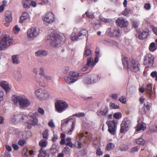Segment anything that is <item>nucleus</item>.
<instances>
[{"label":"nucleus","instance_id":"nucleus-17","mask_svg":"<svg viewBox=\"0 0 157 157\" xmlns=\"http://www.w3.org/2000/svg\"><path fill=\"white\" fill-rule=\"evenodd\" d=\"M84 136H86V137L89 140H90V139L91 138V136L88 135V132H86L85 135L83 133H81L80 135L79 136L80 138L79 139L78 138H77V141L78 142L77 146V148L78 149H80L82 147V144L79 141L81 140V137Z\"/></svg>","mask_w":157,"mask_h":157},{"label":"nucleus","instance_id":"nucleus-11","mask_svg":"<svg viewBox=\"0 0 157 157\" xmlns=\"http://www.w3.org/2000/svg\"><path fill=\"white\" fill-rule=\"evenodd\" d=\"M108 35L111 37H119L121 35L120 30L118 28H109L107 31Z\"/></svg>","mask_w":157,"mask_h":157},{"label":"nucleus","instance_id":"nucleus-43","mask_svg":"<svg viewBox=\"0 0 157 157\" xmlns=\"http://www.w3.org/2000/svg\"><path fill=\"white\" fill-rule=\"evenodd\" d=\"M31 0H23L22 3L25 8H29L30 6Z\"/></svg>","mask_w":157,"mask_h":157},{"label":"nucleus","instance_id":"nucleus-8","mask_svg":"<svg viewBox=\"0 0 157 157\" xmlns=\"http://www.w3.org/2000/svg\"><path fill=\"white\" fill-rule=\"evenodd\" d=\"M55 108L57 112L61 113L65 110L68 107L67 103L62 100H57L56 102Z\"/></svg>","mask_w":157,"mask_h":157},{"label":"nucleus","instance_id":"nucleus-31","mask_svg":"<svg viewBox=\"0 0 157 157\" xmlns=\"http://www.w3.org/2000/svg\"><path fill=\"white\" fill-rule=\"evenodd\" d=\"M64 79L66 82L70 85L76 82L75 79H73L70 76H65Z\"/></svg>","mask_w":157,"mask_h":157},{"label":"nucleus","instance_id":"nucleus-18","mask_svg":"<svg viewBox=\"0 0 157 157\" xmlns=\"http://www.w3.org/2000/svg\"><path fill=\"white\" fill-rule=\"evenodd\" d=\"M0 86L2 87L7 92L10 90V86L8 84L7 82L2 81L0 82Z\"/></svg>","mask_w":157,"mask_h":157},{"label":"nucleus","instance_id":"nucleus-59","mask_svg":"<svg viewBox=\"0 0 157 157\" xmlns=\"http://www.w3.org/2000/svg\"><path fill=\"white\" fill-rule=\"evenodd\" d=\"M119 101L122 103L124 104L126 103V98L124 96H122L120 98Z\"/></svg>","mask_w":157,"mask_h":157},{"label":"nucleus","instance_id":"nucleus-6","mask_svg":"<svg viewBox=\"0 0 157 157\" xmlns=\"http://www.w3.org/2000/svg\"><path fill=\"white\" fill-rule=\"evenodd\" d=\"M36 97L41 100H45L48 98L49 94L46 90L40 88L36 90L34 92Z\"/></svg>","mask_w":157,"mask_h":157},{"label":"nucleus","instance_id":"nucleus-4","mask_svg":"<svg viewBox=\"0 0 157 157\" xmlns=\"http://www.w3.org/2000/svg\"><path fill=\"white\" fill-rule=\"evenodd\" d=\"M13 42L8 34L5 35L0 38V51L5 50Z\"/></svg>","mask_w":157,"mask_h":157},{"label":"nucleus","instance_id":"nucleus-20","mask_svg":"<svg viewBox=\"0 0 157 157\" xmlns=\"http://www.w3.org/2000/svg\"><path fill=\"white\" fill-rule=\"evenodd\" d=\"M92 84L98 82L100 80V76L96 74H92L90 75Z\"/></svg>","mask_w":157,"mask_h":157},{"label":"nucleus","instance_id":"nucleus-60","mask_svg":"<svg viewBox=\"0 0 157 157\" xmlns=\"http://www.w3.org/2000/svg\"><path fill=\"white\" fill-rule=\"evenodd\" d=\"M26 141L25 140H20L18 142V144L20 146H23L26 143Z\"/></svg>","mask_w":157,"mask_h":157},{"label":"nucleus","instance_id":"nucleus-51","mask_svg":"<svg viewBox=\"0 0 157 157\" xmlns=\"http://www.w3.org/2000/svg\"><path fill=\"white\" fill-rule=\"evenodd\" d=\"M128 149V146L127 145L123 144L121 145L119 148V150L121 151H125Z\"/></svg>","mask_w":157,"mask_h":157},{"label":"nucleus","instance_id":"nucleus-7","mask_svg":"<svg viewBox=\"0 0 157 157\" xmlns=\"http://www.w3.org/2000/svg\"><path fill=\"white\" fill-rule=\"evenodd\" d=\"M28 120L27 124L29 125L27 126V128L30 129L32 126H35L38 124V120L35 114L32 113H30L28 115Z\"/></svg>","mask_w":157,"mask_h":157},{"label":"nucleus","instance_id":"nucleus-64","mask_svg":"<svg viewBox=\"0 0 157 157\" xmlns=\"http://www.w3.org/2000/svg\"><path fill=\"white\" fill-rule=\"evenodd\" d=\"M140 149V147H137V146H135V147H134L132 148L131 152H137L138 150Z\"/></svg>","mask_w":157,"mask_h":157},{"label":"nucleus","instance_id":"nucleus-34","mask_svg":"<svg viewBox=\"0 0 157 157\" xmlns=\"http://www.w3.org/2000/svg\"><path fill=\"white\" fill-rule=\"evenodd\" d=\"M93 59L92 58H88L87 59L86 64L90 67H93L95 65V63L93 61Z\"/></svg>","mask_w":157,"mask_h":157},{"label":"nucleus","instance_id":"nucleus-39","mask_svg":"<svg viewBox=\"0 0 157 157\" xmlns=\"http://www.w3.org/2000/svg\"><path fill=\"white\" fill-rule=\"evenodd\" d=\"M49 155L46 151H43L42 148H41L38 157H48Z\"/></svg>","mask_w":157,"mask_h":157},{"label":"nucleus","instance_id":"nucleus-19","mask_svg":"<svg viewBox=\"0 0 157 157\" xmlns=\"http://www.w3.org/2000/svg\"><path fill=\"white\" fill-rule=\"evenodd\" d=\"M48 52L44 49H39L35 53V56L37 57H42L48 55Z\"/></svg>","mask_w":157,"mask_h":157},{"label":"nucleus","instance_id":"nucleus-24","mask_svg":"<svg viewBox=\"0 0 157 157\" xmlns=\"http://www.w3.org/2000/svg\"><path fill=\"white\" fill-rule=\"evenodd\" d=\"M20 133L21 134V135H20V137H24L26 139L30 138L32 136L31 132L30 131H26L25 132H21Z\"/></svg>","mask_w":157,"mask_h":157},{"label":"nucleus","instance_id":"nucleus-38","mask_svg":"<svg viewBox=\"0 0 157 157\" xmlns=\"http://www.w3.org/2000/svg\"><path fill=\"white\" fill-rule=\"evenodd\" d=\"M28 115L27 116L22 113H21L20 122H24L27 124L28 120Z\"/></svg>","mask_w":157,"mask_h":157},{"label":"nucleus","instance_id":"nucleus-46","mask_svg":"<svg viewBox=\"0 0 157 157\" xmlns=\"http://www.w3.org/2000/svg\"><path fill=\"white\" fill-rule=\"evenodd\" d=\"M113 116L116 119H119L122 117V115L120 112H116L113 114Z\"/></svg>","mask_w":157,"mask_h":157},{"label":"nucleus","instance_id":"nucleus-56","mask_svg":"<svg viewBox=\"0 0 157 157\" xmlns=\"http://www.w3.org/2000/svg\"><path fill=\"white\" fill-rule=\"evenodd\" d=\"M99 142L97 139H96L93 142V146L95 148L99 147Z\"/></svg>","mask_w":157,"mask_h":157},{"label":"nucleus","instance_id":"nucleus-35","mask_svg":"<svg viewBox=\"0 0 157 157\" xmlns=\"http://www.w3.org/2000/svg\"><path fill=\"white\" fill-rule=\"evenodd\" d=\"M92 54L91 51L86 46L85 48L84 52L83 54L84 57H86L90 56Z\"/></svg>","mask_w":157,"mask_h":157},{"label":"nucleus","instance_id":"nucleus-37","mask_svg":"<svg viewBox=\"0 0 157 157\" xmlns=\"http://www.w3.org/2000/svg\"><path fill=\"white\" fill-rule=\"evenodd\" d=\"M94 13L90 10H87L85 13L87 17L92 19L95 17Z\"/></svg>","mask_w":157,"mask_h":157},{"label":"nucleus","instance_id":"nucleus-45","mask_svg":"<svg viewBox=\"0 0 157 157\" xmlns=\"http://www.w3.org/2000/svg\"><path fill=\"white\" fill-rule=\"evenodd\" d=\"M40 146L41 147V148L45 147L47 144V141L45 140H40L39 143Z\"/></svg>","mask_w":157,"mask_h":157},{"label":"nucleus","instance_id":"nucleus-50","mask_svg":"<svg viewBox=\"0 0 157 157\" xmlns=\"http://www.w3.org/2000/svg\"><path fill=\"white\" fill-rule=\"evenodd\" d=\"M120 132L122 133H125L128 130V129L126 128L125 126L121 124V125Z\"/></svg>","mask_w":157,"mask_h":157},{"label":"nucleus","instance_id":"nucleus-29","mask_svg":"<svg viewBox=\"0 0 157 157\" xmlns=\"http://www.w3.org/2000/svg\"><path fill=\"white\" fill-rule=\"evenodd\" d=\"M75 121H72L71 127L70 128H69L68 130H66V132L69 135H71L72 133V132H73L74 129L75 127Z\"/></svg>","mask_w":157,"mask_h":157},{"label":"nucleus","instance_id":"nucleus-49","mask_svg":"<svg viewBox=\"0 0 157 157\" xmlns=\"http://www.w3.org/2000/svg\"><path fill=\"white\" fill-rule=\"evenodd\" d=\"M135 142L137 144L140 145H143L144 143V139L142 138H140L136 140H135Z\"/></svg>","mask_w":157,"mask_h":157},{"label":"nucleus","instance_id":"nucleus-9","mask_svg":"<svg viewBox=\"0 0 157 157\" xmlns=\"http://www.w3.org/2000/svg\"><path fill=\"white\" fill-rule=\"evenodd\" d=\"M117 121L114 119L111 121H108L106 123L108 127V131L112 135H114L117 129Z\"/></svg>","mask_w":157,"mask_h":157},{"label":"nucleus","instance_id":"nucleus-54","mask_svg":"<svg viewBox=\"0 0 157 157\" xmlns=\"http://www.w3.org/2000/svg\"><path fill=\"white\" fill-rule=\"evenodd\" d=\"M103 154V152L101 151L100 148H98L96 150V155L97 156H101Z\"/></svg>","mask_w":157,"mask_h":157},{"label":"nucleus","instance_id":"nucleus-27","mask_svg":"<svg viewBox=\"0 0 157 157\" xmlns=\"http://www.w3.org/2000/svg\"><path fill=\"white\" fill-rule=\"evenodd\" d=\"M73 120V118H67L62 120L61 124V128L62 129L63 128H64L66 126V125L69 123V122Z\"/></svg>","mask_w":157,"mask_h":157},{"label":"nucleus","instance_id":"nucleus-33","mask_svg":"<svg viewBox=\"0 0 157 157\" xmlns=\"http://www.w3.org/2000/svg\"><path fill=\"white\" fill-rule=\"evenodd\" d=\"M121 124L122 125L124 126L129 129V127L131 126V122L127 118H125L124 119Z\"/></svg>","mask_w":157,"mask_h":157},{"label":"nucleus","instance_id":"nucleus-12","mask_svg":"<svg viewBox=\"0 0 157 157\" xmlns=\"http://www.w3.org/2000/svg\"><path fill=\"white\" fill-rule=\"evenodd\" d=\"M154 56L150 54H146L144 58V63L148 67H151L154 62Z\"/></svg>","mask_w":157,"mask_h":157},{"label":"nucleus","instance_id":"nucleus-23","mask_svg":"<svg viewBox=\"0 0 157 157\" xmlns=\"http://www.w3.org/2000/svg\"><path fill=\"white\" fill-rule=\"evenodd\" d=\"M12 20V13L11 11L8 10L5 13V20L8 23L10 22Z\"/></svg>","mask_w":157,"mask_h":157},{"label":"nucleus","instance_id":"nucleus-57","mask_svg":"<svg viewBox=\"0 0 157 157\" xmlns=\"http://www.w3.org/2000/svg\"><path fill=\"white\" fill-rule=\"evenodd\" d=\"M23 154V157H27L28 156L29 153L28 150L26 148H25L24 149Z\"/></svg>","mask_w":157,"mask_h":157},{"label":"nucleus","instance_id":"nucleus-53","mask_svg":"<svg viewBox=\"0 0 157 157\" xmlns=\"http://www.w3.org/2000/svg\"><path fill=\"white\" fill-rule=\"evenodd\" d=\"M20 30V29L17 25H15L13 29V32L15 34H17Z\"/></svg>","mask_w":157,"mask_h":157},{"label":"nucleus","instance_id":"nucleus-44","mask_svg":"<svg viewBox=\"0 0 157 157\" xmlns=\"http://www.w3.org/2000/svg\"><path fill=\"white\" fill-rule=\"evenodd\" d=\"M149 48L150 51L153 52L156 50L157 47L155 45L154 42H152L150 44Z\"/></svg>","mask_w":157,"mask_h":157},{"label":"nucleus","instance_id":"nucleus-22","mask_svg":"<svg viewBox=\"0 0 157 157\" xmlns=\"http://www.w3.org/2000/svg\"><path fill=\"white\" fill-rule=\"evenodd\" d=\"M11 60L12 63L15 64H18L20 63L19 59V55H13L11 57Z\"/></svg>","mask_w":157,"mask_h":157},{"label":"nucleus","instance_id":"nucleus-14","mask_svg":"<svg viewBox=\"0 0 157 157\" xmlns=\"http://www.w3.org/2000/svg\"><path fill=\"white\" fill-rule=\"evenodd\" d=\"M116 23L117 25L121 28L126 27L128 25L127 20L122 17L118 18L116 21Z\"/></svg>","mask_w":157,"mask_h":157},{"label":"nucleus","instance_id":"nucleus-16","mask_svg":"<svg viewBox=\"0 0 157 157\" xmlns=\"http://www.w3.org/2000/svg\"><path fill=\"white\" fill-rule=\"evenodd\" d=\"M148 29H144V31L138 34H136V36L138 39L143 40L146 39L148 35Z\"/></svg>","mask_w":157,"mask_h":157},{"label":"nucleus","instance_id":"nucleus-62","mask_svg":"<svg viewBox=\"0 0 157 157\" xmlns=\"http://www.w3.org/2000/svg\"><path fill=\"white\" fill-rule=\"evenodd\" d=\"M38 112L42 115H44V109L40 107L38 109Z\"/></svg>","mask_w":157,"mask_h":157},{"label":"nucleus","instance_id":"nucleus-2","mask_svg":"<svg viewBox=\"0 0 157 157\" xmlns=\"http://www.w3.org/2000/svg\"><path fill=\"white\" fill-rule=\"evenodd\" d=\"M124 67L125 69L130 68L135 72H137L139 69V63L137 61L133 59L128 60L126 57L122 59Z\"/></svg>","mask_w":157,"mask_h":157},{"label":"nucleus","instance_id":"nucleus-55","mask_svg":"<svg viewBox=\"0 0 157 157\" xmlns=\"http://www.w3.org/2000/svg\"><path fill=\"white\" fill-rule=\"evenodd\" d=\"M69 67L68 66L63 67L62 69V72L64 74H67L69 71Z\"/></svg>","mask_w":157,"mask_h":157},{"label":"nucleus","instance_id":"nucleus-58","mask_svg":"<svg viewBox=\"0 0 157 157\" xmlns=\"http://www.w3.org/2000/svg\"><path fill=\"white\" fill-rule=\"evenodd\" d=\"M85 115V113H84L82 112L73 114L72 116H76L78 117H80L84 116Z\"/></svg>","mask_w":157,"mask_h":157},{"label":"nucleus","instance_id":"nucleus-36","mask_svg":"<svg viewBox=\"0 0 157 157\" xmlns=\"http://www.w3.org/2000/svg\"><path fill=\"white\" fill-rule=\"evenodd\" d=\"M29 17V14L27 12H24L20 17L19 22L22 23L25 20Z\"/></svg>","mask_w":157,"mask_h":157},{"label":"nucleus","instance_id":"nucleus-25","mask_svg":"<svg viewBox=\"0 0 157 157\" xmlns=\"http://www.w3.org/2000/svg\"><path fill=\"white\" fill-rule=\"evenodd\" d=\"M77 29L74 28L73 30V32L72 33L71 36V39L72 41L77 40L79 37L78 36V33H77Z\"/></svg>","mask_w":157,"mask_h":157},{"label":"nucleus","instance_id":"nucleus-15","mask_svg":"<svg viewBox=\"0 0 157 157\" xmlns=\"http://www.w3.org/2000/svg\"><path fill=\"white\" fill-rule=\"evenodd\" d=\"M109 111V108L108 106H105L103 109L98 110L96 112L97 115L99 117L106 116Z\"/></svg>","mask_w":157,"mask_h":157},{"label":"nucleus","instance_id":"nucleus-10","mask_svg":"<svg viewBox=\"0 0 157 157\" xmlns=\"http://www.w3.org/2000/svg\"><path fill=\"white\" fill-rule=\"evenodd\" d=\"M43 19L44 23L51 24L55 20V15L52 12H48L43 17Z\"/></svg>","mask_w":157,"mask_h":157},{"label":"nucleus","instance_id":"nucleus-63","mask_svg":"<svg viewBox=\"0 0 157 157\" xmlns=\"http://www.w3.org/2000/svg\"><path fill=\"white\" fill-rule=\"evenodd\" d=\"M151 106V104L148 102H147L146 103L144 104V106H145L147 109L148 110H150Z\"/></svg>","mask_w":157,"mask_h":157},{"label":"nucleus","instance_id":"nucleus-32","mask_svg":"<svg viewBox=\"0 0 157 157\" xmlns=\"http://www.w3.org/2000/svg\"><path fill=\"white\" fill-rule=\"evenodd\" d=\"M115 144L113 143L110 142L107 144L105 150L106 151H109L113 150L115 147Z\"/></svg>","mask_w":157,"mask_h":157},{"label":"nucleus","instance_id":"nucleus-26","mask_svg":"<svg viewBox=\"0 0 157 157\" xmlns=\"http://www.w3.org/2000/svg\"><path fill=\"white\" fill-rule=\"evenodd\" d=\"M79 73L76 72L72 71L69 73V76L73 79H75L76 82L79 79Z\"/></svg>","mask_w":157,"mask_h":157},{"label":"nucleus","instance_id":"nucleus-40","mask_svg":"<svg viewBox=\"0 0 157 157\" xmlns=\"http://www.w3.org/2000/svg\"><path fill=\"white\" fill-rule=\"evenodd\" d=\"M83 81V83L86 84H92L90 75L85 78Z\"/></svg>","mask_w":157,"mask_h":157},{"label":"nucleus","instance_id":"nucleus-5","mask_svg":"<svg viewBox=\"0 0 157 157\" xmlns=\"http://www.w3.org/2000/svg\"><path fill=\"white\" fill-rule=\"evenodd\" d=\"M40 29L36 27H32L29 29L27 32V38L29 41L34 40L40 34Z\"/></svg>","mask_w":157,"mask_h":157},{"label":"nucleus","instance_id":"nucleus-3","mask_svg":"<svg viewBox=\"0 0 157 157\" xmlns=\"http://www.w3.org/2000/svg\"><path fill=\"white\" fill-rule=\"evenodd\" d=\"M13 103L17 106L23 109L28 107L31 104L30 101L25 95L15 96L12 99Z\"/></svg>","mask_w":157,"mask_h":157},{"label":"nucleus","instance_id":"nucleus-28","mask_svg":"<svg viewBox=\"0 0 157 157\" xmlns=\"http://www.w3.org/2000/svg\"><path fill=\"white\" fill-rule=\"evenodd\" d=\"M79 38L81 39L84 36L86 37V35L88 34V31L86 29H82L78 33Z\"/></svg>","mask_w":157,"mask_h":157},{"label":"nucleus","instance_id":"nucleus-61","mask_svg":"<svg viewBox=\"0 0 157 157\" xmlns=\"http://www.w3.org/2000/svg\"><path fill=\"white\" fill-rule=\"evenodd\" d=\"M48 125L51 128H53L55 127V125L52 120H51L49 121Z\"/></svg>","mask_w":157,"mask_h":157},{"label":"nucleus","instance_id":"nucleus-52","mask_svg":"<svg viewBox=\"0 0 157 157\" xmlns=\"http://www.w3.org/2000/svg\"><path fill=\"white\" fill-rule=\"evenodd\" d=\"M109 106L110 108L113 109H117L119 108V106L112 102L109 103Z\"/></svg>","mask_w":157,"mask_h":157},{"label":"nucleus","instance_id":"nucleus-47","mask_svg":"<svg viewBox=\"0 0 157 157\" xmlns=\"http://www.w3.org/2000/svg\"><path fill=\"white\" fill-rule=\"evenodd\" d=\"M39 75L40 77H43L45 74L44 73V67H41L39 68Z\"/></svg>","mask_w":157,"mask_h":157},{"label":"nucleus","instance_id":"nucleus-30","mask_svg":"<svg viewBox=\"0 0 157 157\" xmlns=\"http://www.w3.org/2000/svg\"><path fill=\"white\" fill-rule=\"evenodd\" d=\"M21 113L15 114L12 118V121L13 122H20Z\"/></svg>","mask_w":157,"mask_h":157},{"label":"nucleus","instance_id":"nucleus-42","mask_svg":"<svg viewBox=\"0 0 157 157\" xmlns=\"http://www.w3.org/2000/svg\"><path fill=\"white\" fill-rule=\"evenodd\" d=\"M91 122L87 121L83 122L82 124V126L85 128L87 129L90 127L91 126Z\"/></svg>","mask_w":157,"mask_h":157},{"label":"nucleus","instance_id":"nucleus-48","mask_svg":"<svg viewBox=\"0 0 157 157\" xmlns=\"http://www.w3.org/2000/svg\"><path fill=\"white\" fill-rule=\"evenodd\" d=\"M49 130L48 129H46L43 132L42 135L43 138L44 139H47L48 137Z\"/></svg>","mask_w":157,"mask_h":157},{"label":"nucleus","instance_id":"nucleus-1","mask_svg":"<svg viewBox=\"0 0 157 157\" xmlns=\"http://www.w3.org/2000/svg\"><path fill=\"white\" fill-rule=\"evenodd\" d=\"M65 39V36L63 34L59 35L52 29L49 30L48 36L45 37L46 40L52 47H56L61 41Z\"/></svg>","mask_w":157,"mask_h":157},{"label":"nucleus","instance_id":"nucleus-41","mask_svg":"<svg viewBox=\"0 0 157 157\" xmlns=\"http://www.w3.org/2000/svg\"><path fill=\"white\" fill-rule=\"evenodd\" d=\"M59 147L55 144L52 145L50 149L51 152L52 153H56L59 151Z\"/></svg>","mask_w":157,"mask_h":157},{"label":"nucleus","instance_id":"nucleus-21","mask_svg":"<svg viewBox=\"0 0 157 157\" xmlns=\"http://www.w3.org/2000/svg\"><path fill=\"white\" fill-rule=\"evenodd\" d=\"M139 121H138V124L137 126V128L136 131L137 132L141 130L144 131L146 128V125L143 122H140Z\"/></svg>","mask_w":157,"mask_h":157},{"label":"nucleus","instance_id":"nucleus-13","mask_svg":"<svg viewBox=\"0 0 157 157\" xmlns=\"http://www.w3.org/2000/svg\"><path fill=\"white\" fill-rule=\"evenodd\" d=\"M45 79L48 81H52V77L51 76L46 75L45 74L43 77H40L37 79V82L40 86L45 87L46 85Z\"/></svg>","mask_w":157,"mask_h":157}]
</instances>
